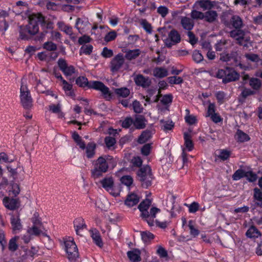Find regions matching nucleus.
Segmentation results:
<instances>
[{
    "instance_id": "nucleus-1",
    "label": "nucleus",
    "mask_w": 262,
    "mask_h": 262,
    "mask_svg": "<svg viewBox=\"0 0 262 262\" xmlns=\"http://www.w3.org/2000/svg\"><path fill=\"white\" fill-rule=\"evenodd\" d=\"M76 84L80 88L92 89L97 91H100L104 98L106 100H110L113 98V94L110 92L109 88L102 82L100 81H89L85 76H79L76 80Z\"/></svg>"
},
{
    "instance_id": "nucleus-2",
    "label": "nucleus",
    "mask_w": 262,
    "mask_h": 262,
    "mask_svg": "<svg viewBox=\"0 0 262 262\" xmlns=\"http://www.w3.org/2000/svg\"><path fill=\"white\" fill-rule=\"evenodd\" d=\"M35 21L38 25L40 24L41 32L35 36L34 40L36 41H43L48 34L51 35L54 29V24L49 19H46V17L40 13H35Z\"/></svg>"
},
{
    "instance_id": "nucleus-3",
    "label": "nucleus",
    "mask_w": 262,
    "mask_h": 262,
    "mask_svg": "<svg viewBox=\"0 0 262 262\" xmlns=\"http://www.w3.org/2000/svg\"><path fill=\"white\" fill-rule=\"evenodd\" d=\"M151 204V200L147 199L143 201L138 206V208L141 213V216L150 227L154 226V219L156 217V214L160 212V209L156 207L151 208L150 211L148 212V209Z\"/></svg>"
},
{
    "instance_id": "nucleus-4",
    "label": "nucleus",
    "mask_w": 262,
    "mask_h": 262,
    "mask_svg": "<svg viewBox=\"0 0 262 262\" xmlns=\"http://www.w3.org/2000/svg\"><path fill=\"white\" fill-rule=\"evenodd\" d=\"M29 19L28 25L19 27V40H28L39 31V26L35 21V13L30 15Z\"/></svg>"
},
{
    "instance_id": "nucleus-5",
    "label": "nucleus",
    "mask_w": 262,
    "mask_h": 262,
    "mask_svg": "<svg viewBox=\"0 0 262 262\" xmlns=\"http://www.w3.org/2000/svg\"><path fill=\"white\" fill-rule=\"evenodd\" d=\"M103 157H100L97 160L94 161V168L91 170L92 177L94 179H97L101 177L103 173L107 171L108 164L106 160Z\"/></svg>"
},
{
    "instance_id": "nucleus-6",
    "label": "nucleus",
    "mask_w": 262,
    "mask_h": 262,
    "mask_svg": "<svg viewBox=\"0 0 262 262\" xmlns=\"http://www.w3.org/2000/svg\"><path fill=\"white\" fill-rule=\"evenodd\" d=\"M137 174L143 187L147 188L151 185L153 177L149 166L141 167L138 171Z\"/></svg>"
},
{
    "instance_id": "nucleus-7",
    "label": "nucleus",
    "mask_w": 262,
    "mask_h": 262,
    "mask_svg": "<svg viewBox=\"0 0 262 262\" xmlns=\"http://www.w3.org/2000/svg\"><path fill=\"white\" fill-rule=\"evenodd\" d=\"M64 248L69 260L70 262H75L78 257L79 253L77 247L72 238L69 237L65 240Z\"/></svg>"
},
{
    "instance_id": "nucleus-8",
    "label": "nucleus",
    "mask_w": 262,
    "mask_h": 262,
    "mask_svg": "<svg viewBox=\"0 0 262 262\" xmlns=\"http://www.w3.org/2000/svg\"><path fill=\"white\" fill-rule=\"evenodd\" d=\"M57 63L59 70L66 77L71 76L75 73V67L73 65H68L65 59L59 58Z\"/></svg>"
},
{
    "instance_id": "nucleus-9",
    "label": "nucleus",
    "mask_w": 262,
    "mask_h": 262,
    "mask_svg": "<svg viewBox=\"0 0 262 262\" xmlns=\"http://www.w3.org/2000/svg\"><path fill=\"white\" fill-rule=\"evenodd\" d=\"M20 98L22 105L25 109H29L32 106V98L30 93L26 86L21 85L20 89Z\"/></svg>"
},
{
    "instance_id": "nucleus-10",
    "label": "nucleus",
    "mask_w": 262,
    "mask_h": 262,
    "mask_svg": "<svg viewBox=\"0 0 262 262\" xmlns=\"http://www.w3.org/2000/svg\"><path fill=\"white\" fill-rule=\"evenodd\" d=\"M9 215L10 216V223L13 232L14 233H18L23 228L19 213L17 211L11 212Z\"/></svg>"
},
{
    "instance_id": "nucleus-11",
    "label": "nucleus",
    "mask_w": 262,
    "mask_h": 262,
    "mask_svg": "<svg viewBox=\"0 0 262 262\" xmlns=\"http://www.w3.org/2000/svg\"><path fill=\"white\" fill-rule=\"evenodd\" d=\"M102 187L114 196H117L119 193L115 190L114 182L112 177H106L100 181Z\"/></svg>"
},
{
    "instance_id": "nucleus-12",
    "label": "nucleus",
    "mask_w": 262,
    "mask_h": 262,
    "mask_svg": "<svg viewBox=\"0 0 262 262\" xmlns=\"http://www.w3.org/2000/svg\"><path fill=\"white\" fill-rule=\"evenodd\" d=\"M124 63V58L121 53L116 55L111 62V71L113 72H117Z\"/></svg>"
},
{
    "instance_id": "nucleus-13",
    "label": "nucleus",
    "mask_w": 262,
    "mask_h": 262,
    "mask_svg": "<svg viewBox=\"0 0 262 262\" xmlns=\"http://www.w3.org/2000/svg\"><path fill=\"white\" fill-rule=\"evenodd\" d=\"M135 82L138 86L143 88H148L151 84V81L149 77L139 74L134 79Z\"/></svg>"
},
{
    "instance_id": "nucleus-14",
    "label": "nucleus",
    "mask_w": 262,
    "mask_h": 262,
    "mask_svg": "<svg viewBox=\"0 0 262 262\" xmlns=\"http://www.w3.org/2000/svg\"><path fill=\"white\" fill-rule=\"evenodd\" d=\"M4 206L9 210H14L20 207V202L18 199L5 197L3 199Z\"/></svg>"
},
{
    "instance_id": "nucleus-15",
    "label": "nucleus",
    "mask_w": 262,
    "mask_h": 262,
    "mask_svg": "<svg viewBox=\"0 0 262 262\" xmlns=\"http://www.w3.org/2000/svg\"><path fill=\"white\" fill-rule=\"evenodd\" d=\"M89 24V22L87 18L78 17L76 19L75 27L80 34H82Z\"/></svg>"
},
{
    "instance_id": "nucleus-16",
    "label": "nucleus",
    "mask_w": 262,
    "mask_h": 262,
    "mask_svg": "<svg viewBox=\"0 0 262 262\" xmlns=\"http://www.w3.org/2000/svg\"><path fill=\"white\" fill-rule=\"evenodd\" d=\"M239 74L235 71H229L227 70L226 75L222 80L224 84L228 83L232 81H236L239 79Z\"/></svg>"
},
{
    "instance_id": "nucleus-17",
    "label": "nucleus",
    "mask_w": 262,
    "mask_h": 262,
    "mask_svg": "<svg viewBox=\"0 0 262 262\" xmlns=\"http://www.w3.org/2000/svg\"><path fill=\"white\" fill-rule=\"evenodd\" d=\"M74 226L77 235H82V231L86 228L84 220L82 218H77L74 221Z\"/></svg>"
},
{
    "instance_id": "nucleus-18",
    "label": "nucleus",
    "mask_w": 262,
    "mask_h": 262,
    "mask_svg": "<svg viewBox=\"0 0 262 262\" xmlns=\"http://www.w3.org/2000/svg\"><path fill=\"white\" fill-rule=\"evenodd\" d=\"M235 140L238 143H243L250 140L249 136L241 129H237L234 135Z\"/></svg>"
},
{
    "instance_id": "nucleus-19",
    "label": "nucleus",
    "mask_w": 262,
    "mask_h": 262,
    "mask_svg": "<svg viewBox=\"0 0 262 262\" xmlns=\"http://www.w3.org/2000/svg\"><path fill=\"white\" fill-rule=\"evenodd\" d=\"M127 255L132 262H139L141 260V252L139 249H134L127 252Z\"/></svg>"
},
{
    "instance_id": "nucleus-20",
    "label": "nucleus",
    "mask_w": 262,
    "mask_h": 262,
    "mask_svg": "<svg viewBox=\"0 0 262 262\" xmlns=\"http://www.w3.org/2000/svg\"><path fill=\"white\" fill-rule=\"evenodd\" d=\"M124 52L125 53L124 57L128 60H132L137 58L141 54V50L139 49L134 50H126Z\"/></svg>"
},
{
    "instance_id": "nucleus-21",
    "label": "nucleus",
    "mask_w": 262,
    "mask_h": 262,
    "mask_svg": "<svg viewBox=\"0 0 262 262\" xmlns=\"http://www.w3.org/2000/svg\"><path fill=\"white\" fill-rule=\"evenodd\" d=\"M184 145L185 146V151H191L193 149V143L192 141V136L190 133H184Z\"/></svg>"
},
{
    "instance_id": "nucleus-22",
    "label": "nucleus",
    "mask_w": 262,
    "mask_h": 262,
    "mask_svg": "<svg viewBox=\"0 0 262 262\" xmlns=\"http://www.w3.org/2000/svg\"><path fill=\"white\" fill-rule=\"evenodd\" d=\"M139 201V196L135 193L128 194L125 201V204L128 207H133L137 205Z\"/></svg>"
},
{
    "instance_id": "nucleus-23",
    "label": "nucleus",
    "mask_w": 262,
    "mask_h": 262,
    "mask_svg": "<svg viewBox=\"0 0 262 262\" xmlns=\"http://www.w3.org/2000/svg\"><path fill=\"white\" fill-rule=\"evenodd\" d=\"M230 35L239 42L244 39L245 33L241 29H235V30H231L230 32Z\"/></svg>"
},
{
    "instance_id": "nucleus-24",
    "label": "nucleus",
    "mask_w": 262,
    "mask_h": 262,
    "mask_svg": "<svg viewBox=\"0 0 262 262\" xmlns=\"http://www.w3.org/2000/svg\"><path fill=\"white\" fill-rule=\"evenodd\" d=\"M91 236L94 242L99 247H102L103 242L102 241L100 233L96 229H92L90 231Z\"/></svg>"
},
{
    "instance_id": "nucleus-25",
    "label": "nucleus",
    "mask_w": 262,
    "mask_h": 262,
    "mask_svg": "<svg viewBox=\"0 0 262 262\" xmlns=\"http://www.w3.org/2000/svg\"><path fill=\"white\" fill-rule=\"evenodd\" d=\"M230 23L234 29H242L243 27L242 19L238 15H233L230 19Z\"/></svg>"
},
{
    "instance_id": "nucleus-26",
    "label": "nucleus",
    "mask_w": 262,
    "mask_h": 262,
    "mask_svg": "<svg viewBox=\"0 0 262 262\" xmlns=\"http://www.w3.org/2000/svg\"><path fill=\"white\" fill-rule=\"evenodd\" d=\"M114 93L118 97L126 98L129 95L130 91L126 87H122L115 89Z\"/></svg>"
},
{
    "instance_id": "nucleus-27",
    "label": "nucleus",
    "mask_w": 262,
    "mask_h": 262,
    "mask_svg": "<svg viewBox=\"0 0 262 262\" xmlns=\"http://www.w3.org/2000/svg\"><path fill=\"white\" fill-rule=\"evenodd\" d=\"M204 14V18H205V20L208 23L214 22L217 17V13L216 11L214 10H209Z\"/></svg>"
},
{
    "instance_id": "nucleus-28",
    "label": "nucleus",
    "mask_w": 262,
    "mask_h": 262,
    "mask_svg": "<svg viewBox=\"0 0 262 262\" xmlns=\"http://www.w3.org/2000/svg\"><path fill=\"white\" fill-rule=\"evenodd\" d=\"M153 73L155 77L160 78L165 77L168 75L167 70L162 67L155 68L153 71Z\"/></svg>"
},
{
    "instance_id": "nucleus-29",
    "label": "nucleus",
    "mask_w": 262,
    "mask_h": 262,
    "mask_svg": "<svg viewBox=\"0 0 262 262\" xmlns=\"http://www.w3.org/2000/svg\"><path fill=\"white\" fill-rule=\"evenodd\" d=\"M181 23L183 28L188 31L191 30L194 26L193 21L187 17H183L181 19Z\"/></svg>"
},
{
    "instance_id": "nucleus-30",
    "label": "nucleus",
    "mask_w": 262,
    "mask_h": 262,
    "mask_svg": "<svg viewBox=\"0 0 262 262\" xmlns=\"http://www.w3.org/2000/svg\"><path fill=\"white\" fill-rule=\"evenodd\" d=\"M246 234L249 238H257L261 235L260 232L254 226H251L247 231Z\"/></svg>"
},
{
    "instance_id": "nucleus-31",
    "label": "nucleus",
    "mask_w": 262,
    "mask_h": 262,
    "mask_svg": "<svg viewBox=\"0 0 262 262\" xmlns=\"http://www.w3.org/2000/svg\"><path fill=\"white\" fill-rule=\"evenodd\" d=\"M133 124L137 129H142L146 126V120L142 116H139L136 118Z\"/></svg>"
},
{
    "instance_id": "nucleus-32",
    "label": "nucleus",
    "mask_w": 262,
    "mask_h": 262,
    "mask_svg": "<svg viewBox=\"0 0 262 262\" xmlns=\"http://www.w3.org/2000/svg\"><path fill=\"white\" fill-rule=\"evenodd\" d=\"M249 84L253 90L258 91L261 88V82L259 79L252 77L250 79Z\"/></svg>"
},
{
    "instance_id": "nucleus-33",
    "label": "nucleus",
    "mask_w": 262,
    "mask_h": 262,
    "mask_svg": "<svg viewBox=\"0 0 262 262\" xmlns=\"http://www.w3.org/2000/svg\"><path fill=\"white\" fill-rule=\"evenodd\" d=\"M152 133L149 130L143 131L138 138V142L143 144L147 142L151 137Z\"/></svg>"
},
{
    "instance_id": "nucleus-34",
    "label": "nucleus",
    "mask_w": 262,
    "mask_h": 262,
    "mask_svg": "<svg viewBox=\"0 0 262 262\" xmlns=\"http://www.w3.org/2000/svg\"><path fill=\"white\" fill-rule=\"evenodd\" d=\"M168 37L170 40L175 43H179L181 41V36L179 32L175 29H172L170 31Z\"/></svg>"
},
{
    "instance_id": "nucleus-35",
    "label": "nucleus",
    "mask_w": 262,
    "mask_h": 262,
    "mask_svg": "<svg viewBox=\"0 0 262 262\" xmlns=\"http://www.w3.org/2000/svg\"><path fill=\"white\" fill-rule=\"evenodd\" d=\"M255 94V92L254 90H251L250 89L244 88L242 91L239 99L241 101H244L248 96Z\"/></svg>"
},
{
    "instance_id": "nucleus-36",
    "label": "nucleus",
    "mask_w": 262,
    "mask_h": 262,
    "mask_svg": "<svg viewBox=\"0 0 262 262\" xmlns=\"http://www.w3.org/2000/svg\"><path fill=\"white\" fill-rule=\"evenodd\" d=\"M254 198L256 201L255 204L257 206H262V192L257 188L254 189Z\"/></svg>"
},
{
    "instance_id": "nucleus-37",
    "label": "nucleus",
    "mask_w": 262,
    "mask_h": 262,
    "mask_svg": "<svg viewBox=\"0 0 262 262\" xmlns=\"http://www.w3.org/2000/svg\"><path fill=\"white\" fill-rule=\"evenodd\" d=\"M96 144L94 143H89L86 147V154L88 158H92L95 155Z\"/></svg>"
},
{
    "instance_id": "nucleus-38",
    "label": "nucleus",
    "mask_w": 262,
    "mask_h": 262,
    "mask_svg": "<svg viewBox=\"0 0 262 262\" xmlns=\"http://www.w3.org/2000/svg\"><path fill=\"white\" fill-rule=\"evenodd\" d=\"M160 123L161 124V128L165 131L172 129L174 125V123L171 120H169L165 121L161 120Z\"/></svg>"
},
{
    "instance_id": "nucleus-39",
    "label": "nucleus",
    "mask_w": 262,
    "mask_h": 262,
    "mask_svg": "<svg viewBox=\"0 0 262 262\" xmlns=\"http://www.w3.org/2000/svg\"><path fill=\"white\" fill-rule=\"evenodd\" d=\"M173 100V96L171 94H165L163 96L162 99L161 100V103L166 106V108L169 107V105L171 104Z\"/></svg>"
},
{
    "instance_id": "nucleus-40",
    "label": "nucleus",
    "mask_w": 262,
    "mask_h": 262,
    "mask_svg": "<svg viewBox=\"0 0 262 262\" xmlns=\"http://www.w3.org/2000/svg\"><path fill=\"white\" fill-rule=\"evenodd\" d=\"M129 108L133 110L136 113H141L143 110V107L140 102L137 100H134L132 104H130Z\"/></svg>"
},
{
    "instance_id": "nucleus-41",
    "label": "nucleus",
    "mask_w": 262,
    "mask_h": 262,
    "mask_svg": "<svg viewBox=\"0 0 262 262\" xmlns=\"http://www.w3.org/2000/svg\"><path fill=\"white\" fill-rule=\"evenodd\" d=\"M198 3L199 6L203 8L204 10L207 9L210 10L213 7L212 2L209 0H200L198 1Z\"/></svg>"
},
{
    "instance_id": "nucleus-42",
    "label": "nucleus",
    "mask_w": 262,
    "mask_h": 262,
    "mask_svg": "<svg viewBox=\"0 0 262 262\" xmlns=\"http://www.w3.org/2000/svg\"><path fill=\"white\" fill-rule=\"evenodd\" d=\"M93 50V47L91 45L82 46L79 50V54L80 55H81L82 54L89 55L92 53Z\"/></svg>"
},
{
    "instance_id": "nucleus-43",
    "label": "nucleus",
    "mask_w": 262,
    "mask_h": 262,
    "mask_svg": "<svg viewBox=\"0 0 262 262\" xmlns=\"http://www.w3.org/2000/svg\"><path fill=\"white\" fill-rule=\"evenodd\" d=\"M188 227L190 230V234L191 235L193 236V237H196L199 234L200 231L198 229L194 227L193 221L190 220L189 221Z\"/></svg>"
},
{
    "instance_id": "nucleus-44",
    "label": "nucleus",
    "mask_w": 262,
    "mask_h": 262,
    "mask_svg": "<svg viewBox=\"0 0 262 262\" xmlns=\"http://www.w3.org/2000/svg\"><path fill=\"white\" fill-rule=\"evenodd\" d=\"M43 48L49 51H54L57 50V47L55 43L48 41L43 45Z\"/></svg>"
},
{
    "instance_id": "nucleus-45",
    "label": "nucleus",
    "mask_w": 262,
    "mask_h": 262,
    "mask_svg": "<svg viewBox=\"0 0 262 262\" xmlns=\"http://www.w3.org/2000/svg\"><path fill=\"white\" fill-rule=\"evenodd\" d=\"M63 84L62 89L66 93L69 92V95L72 96L74 92L72 91L73 85L72 84L68 82L65 79L62 82Z\"/></svg>"
},
{
    "instance_id": "nucleus-46",
    "label": "nucleus",
    "mask_w": 262,
    "mask_h": 262,
    "mask_svg": "<svg viewBox=\"0 0 262 262\" xmlns=\"http://www.w3.org/2000/svg\"><path fill=\"white\" fill-rule=\"evenodd\" d=\"M117 34L115 30L111 31L107 33L104 37V40L106 42L114 40L117 37Z\"/></svg>"
},
{
    "instance_id": "nucleus-47",
    "label": "nucleus",
    "mask_w": 262,
    "mask_h": 262,
    "mask_svg": "<svg viewBox=\"0 0 262 262\" xmlns=\"http://www.w3.org/2000/svg\"><path fill=\"white\" fill-rule=\"evenodd\" d=\"M141 235L142 240L145 243L148 242L154 238V234L149 231L142 232Z\"/></svg>"
},
{
    "instance_id": "nucleus-48",
    "label": "nucleus",
    "mask_w": 262,
    "mask_h": 262,
    "mask_svg": "<svg viewBox=\"0 0 262 262\" xmlns=\"http://www.w3.org/2000/svg\"><path fill=\"white\" fill-rule=\"evenodd\" d=\"M246 171L243 169H239L237 170L232 175L233 180L237 181L242 178L245 177Z\"/></svg>"
},
{
    "instance_id": "nucleus-49",
    "label": "nucleus",
    "mask_w": 262,
    "mask_h": 262,
    "mask_svg": "<svg viewBox=\"0 0 262 262\" xmlns=\"http://www.w3.org/2000/svg\"><path fill=\"white\" fill-rule=\"evenodd\" d=\"M168 79L169 83L171 84H180L183 82V79L182 77L176 76L169 77Z\"/></svg>"
},
{
    "instance_id": "nucleus-50",
    "label": "nucleus",
    "mask_w": 262,
    "mask_h": 262,
    "mask_svg": "<svg viewBox=\"0 0 262 262\" xmlns=\"http://www.w3.org/2000/svg\"><path fill=\"white\" fill-rule=\"evenodd\" d=\"M192 58L196 63H200L204 59L202 54L198 50H194L193 51Z\"/></svg>"
},
{
    "instance_id": "nucleus-51",
    "label": "nucleus",
    "mask_w": 262,
    "mask_h": 262,
    "mask_svg": "<svg viewBox=\"0 0 262 262\" xmlns=\"http://www.w3.org/2000/svg\"><path fill=\"white\" fill-rule=\"evenodd\" d=\"M141 25L147 33L149 34L151 33L152 29V26L151 24L147 21L146 19H142L141 22Z\"/></svg>"
},
{
    "instance_id": "nucleus-52",
    "label": "nucleus",
    "mask_w": 262,
    "mask_h": 262,
    "mask_svg": "<svg viewBox=\"0 0 262 262\" xmlns=\"http://www.w3.org/2000/svg\"><path fill=\"white\" fill-rule=\"evenodd\" d=\"M18 239V236H15L14 238L11 239L9 243V249L12 251H15L18 247L16 244V241Z\"/></svg>"
},
{
    "instance_id": "nucleus-53",
    "label": "nucleus",
    "mask_w": 262,
    "mask_h": 262,
    "mask_svg": "<svg viewBox=\"0 0 262 262\" xmlns=\"http://www.w3.org/2000/svg\"><path fill=\"white\" fill-rule=\"evenodd\" d=\"M245 177L250 182H255L257 178V174L251 171H246Z\"/></svg>"
},
{
    "instance_id": "nucleus-54",
    "label": "nucleus",
    "mask_w": 262,
    "mask_h": 262,
    "mask_svg": "<svg viewBox=\"0 0 262 262\" xmlns=\"http://www.w3.org/2000/svg\"><path fill=\"white\" fill-rule=\"evenodd\" d=\"M226 96V94L223 91H218L215 94V97L217 102L220 104H222L224 102V99Z\"/></svg>"
},
{
    "instance_id": "nucleus-55",
    "label": "nucleus",
    "mask_w": 262,
    "mask_h": 262,
    "mask_svg": "<svg viewBox=\"0 0 262 262\" xmlns=\"http://www.w3.org/2000/svg\"><path fill=\"white\" fill-rule=\"evenodd\" d=\"M230 152L227 150H221L219 152V157L222 160H226L229 157Z\"/></svg>"
},
{
    "instance_id": "nucleus-56",
    "label": "nucleus",
    "mask_w": 262,
    "mask_h": 262,
    "mask_svg": "<svg viewBox=\"0 0 262 262\" xmlns=\"http://www.w3.org/2000/svg\"><path fill=\"white\" fill-rule=\"evenodd\" d=\"M121 181L122 183L124 185L129 186L131 184H132L133 180V178L129 176H125L121 178Z\"/></svg>"
},
{
    "instance_id": "nucleus-57",
    "label": "nucleus",
    "mask_w": 262,
    "mask_h": 262,
    "mask_svg": "<svg viewBox=\"0 0 262 262\" xmlns=\"http://www.w3.org/2000/svg\"><path fill=\"white\" fill-rule=\"evenodd\" d=\"M101 55L104 58H110L113 55V50L107 47H104L101 52Z\"/></svg>"
},
{
    "instance_id": "nucleus-58",
    "label": "nucleus",
    "mask_w": 262,
    "mask_h": 262,
    "mask_svg": "<svg viewBox=\"0 0 262 262\" xmlns=\"http://www.w3.org/2000/svg\"><path fill=\"white\" fill-rule=\"evenodd\" d=\"M40 226H41L33 225L32 226V227H31V228H30L29 229L28 231L31 234H33L35 235H38L40 234V233L41 232V231L40 229Z\"/></svg>"
},
{
    "instance_id": "nucleus-59",
    "label": "nucleus",
    "mask_w": 262,
    "mask_h": 262,
    "mask_svg": "<svg viewBox=\"0 0 262 262\" xmlns=\"http://www.w3.org/2000/svg\"><path fill=\"white\" fill-rule=\"evenodd\" d=\"M157 12L162 17H165L168 13V9L165 6H160L157 9Z\"/></svg>"
},
{
    "instance_id": "nucleus-60",
    "label": "nucleus",
    "mask_w": 262,
    "mask_h": 262,
    "mask_svg": "<svg viewBox=\"0 0 262 262\" xmlns=\"http://www.w3.org/2000/svg\"><path fill=\"white\" fill-rule=\"evenodd\" d=\"M191 16L193 19H202L204 17V14L200 11L192 10L191 12Z\"/></svg>"
},
{
    "instance_id": "nucleus-61",
    "label": "nucleus",
    "mask_w": 262,
    "mask_h": 262,
    "mask_svg": "<svg viewBox=\"0 0 262 262\" xmlns=\"http://www.w3.org/2000/svg\"><path fill=\"white\" fill-rule=\"evenodd\" d=\"M185 120L189 125H194L197 122V119L195 116H185Z\"/></svg>"
},
{
    "instance_id": "nucleus-62",
    "label": "nucleus",
    "mask_w": 262,
    "mask_h": 262,
    "mask_svg": "<svg viewBox=\"0 0 262 262\" xmlns=\"http://www.w3.org/2000/svg\"><path fill=\"white\" fill-rule=\"evenodd\" d=\"M189 208V211L190 213H195L196 212L198 209L199 205L198 203L195 202H193L190 205H187Z\"/></svg>"
},
{
    "instance_id": "nucleus-63",
    "label": "nucleus",
    "mask_w": 262,
    "mask_h": 262,
    "mask_svg": "<svg viewBox=\"0 0 262 262\" xmlns=\"http://www.w3.org/2000/svg\"><path fill=\"white\" fill-rule=\"evenodd\" d=\"M91 38L86 35H84L78 38V43L80 45H83L84 43H89L91 41Z\"/></svg>"
},
{
    "instance_id": "nucleus-64",
    "label": "nucleus",
    "mask_w": 262,
    "mask_h": 262,
    "mask_svg": "<svg viewBox=\"0 0 262 262\" xmlns=\"http://www.w3.org/2000/svg\"><path fill=\"white\" fill-rule=\"evenodd\" d=\"M61 37V35L60 32L54 31L53 29L50 35V39L58 41L60 40Z\"/></svg>"
}]
</instances>
